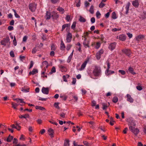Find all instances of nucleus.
I'll return each instance as SVG.
<instances>
[{
    "label": "nucleus",
    "instance_id": "79ce46f5",
    "mask_svg": "<svg viewBox=\"0 0 146 146\" xmlns=\"http://www.w3.org/2000/svg\"><path fill=\"white\" fill-rule=\"evenodd\" d=\"M33 75H34L38 72V70L35 69H33L32 71Z\"/></svg>",
    "mask_w": 146,
    "mask_h": 146
},
{
    "label": "nucleus",
    "instance_id": "6e6d98bb",
    "mask_svg": "<svg viewBox=\"0 0 146 146\" xmlns=\"http://www.w3.org/2000/svg\"><path fill=\"white\" fill-rule=\"evenodd\" d=\"M70 16L69 15H67L66 17V19L67 21H68L70 19Z\"/></svg>",
    "mask_w": 146,
    "mask_h": 146
},
{
    "label": "nucleus",
    "instance_id": "58836bf2",
    "mask_svg": "<svg viewBox=\"0 0 146 146\" xmlns=\"http://www.w3.org/2000/svg\"><path fill=\"white\" fill-rule=\"evenodd\" d=\"M13 10L14 13L15 17L17 18H19L20 17L16 13V11L14 9H13Z\"/></svg>",
    "mask_w": 146,
    "mask_h": 146
},
{
    "label": "nucleus",
    "instance_id": "0eeeda50",
    "mask_svg": "<svg viewBox=\"0 0 146 146\" xmlns=\"http://www.w3.org/2000/svg\"><path fill=\"white\" fill-rule=\"evenodd\" d=\"M72 35L71 33L69 32L66 36V42H70L72 40Z\"/></svg>",
    "mask_w": 146,
    "mask_h": 146
},
{
    "label": "nucleus",
    "instance_id": "bf43d9fd",
    "mask_svg": "<svg viewBox=\"0 0 146 146\" xmlns=\"http://www.w3.org/2000/svg\"><path fill=\"white\" fill-rule=\"evenodd\" d=\"M90 3H89L87 1H86L85 3V6L87 7L88 6L90 5Z\"/></svg>",
    "mask_w": 146,
    "mask_h": 146
},
{
    "label": "nucleus",
    "instance_id": "37998d69",
    "mask_svg": "<svg viewBox=\"0 0 146 146\" xmlns=\"http://www.w3.org/2000/svg\"><path fill=\"white\" fill-rule=\"evenodd\" d=\"M112 18L113 19L116 18V14L115 12H113L112 13Z\"/></svg>",
    "mask_w": 146,
    "mask_h": 146
},
{
    "label": "nucleus",
    "instance_id": "423d86ee",
    "mask_svg": "<svg viewBox=\"0 0 146 146\" xmlns=\"http://www.w3.org/2000/svg\"><path fill=\"white\" fill-rule=\"evenodd\" d=\"M104 52V50L103 49H101L96 53V57L98 60H99L100 58L101 55L103 54Z\"/></svg>",
    "mask_w": 146,
    "mask_h": 146
},
{
    "label": "nucleus",
    "instance_id": "7c9ffc66",
    "mask_svg": "<svg viewBox=\"0 0 146 146\" xmlns=\"http://www.w3.org/2000/svg\"><path fill=\"white\" fill-rule=\"evenodd\" d=\"M57 10L60 12H62V13L63 14L64 13V9L62 7H59L57 9Z\"/></svg>",
    "mask_w": 146,
    "mask_h": 146
},
{
    "label": "nucleus",
    "instance_id": "dca6fc26",
    "mask_svg": "<svg viewBox=\"0 0 146 146\" xmlns=\"http://www.w3.org/2000/svg\"><path fill=\"white\" fill-rule=\"evenodd\" d=\"M132 4L133 6L135 7H138L139 5L138 0H135V1H133L132 2Z\"/></svg>",
    "mask_w": 146,
    "mask_h": 146
},
{
    "label": "nucleus",
    "instance_id": "c85d7f7f",
    "mask_svg": "<svg viewBox=\"0 0 146 146\" xmlns=\"http://www.w3.org/2000/svg\"><path fill=\"white\" fill-rule=\"evenodd\" d=\"M118 98L116 96H115L113 98L112 101L113 102L116 103L118 101Z\"/></svg>",
    "mask_w": 146,
    "mask_h": 146
},
{
    "label": "nucleus",
    "instance_id": "680f3d73",
    "mask_svg": "<svg viewBox=\"0 0 146 146\" xmlns=\"http://www.w3.org/2000/svg\"><path fill=\"white\" fill-rule=\"evenodd\" d=\"M8 29L10 31L13 30V27L12 26H9L8 27Z\"/></svg>",
    "mask_w": 146,
    "mask_h": 146
},
{
    "label": "nucleus",
    "instance_id": "13d9d810",
    "mask_svg": "<svg viewBox=\"0 0 146 146\" xmlns=\"http://www.w3.org/2000/svg\"><path fill=\"white\" fill-rule=\"evenodd\" d=\"M51 2L53 4L57 3L59 1V0H50Z\"/></svg>",
    "mask_w": 146,
    "mask_h": 146
},
{
    "label": "nucleus",
    "instance_id": "4be33fe9",
    "mask_svg": "<svg viewBox=\"0 0 146 146\" xmlns=\"http://www.w3.org/2000/svg\"><path fill=\"white\" fill-rule=\"evenodd\" d=\"M29 87L26 88L24 87L22 88L21 91L24 92H29Z\"/></svg>",
    "mask_w": 146,
    "mask_h": 146
},
{
    "label": "nucleus",
    "instance_id": "412c9836",
    "mask_svg": "<svg viewBox=\"0 0 146 146\" xmlns=\"http://www.w3.org/2000/svg\"><path fill=\"white\" fill-rule=\"evenodd\" d=\"M29 115L28 114H26L24 115H20L19 116V117L20 118H23L26 119L27 118H29Z\"/></svg>",
    "mask_w": 146,
    "mask_h": 146
},
{
    "label": "nucleus",
    "instance_id": "c03bdc74",
    "mask_svg": "<svg viewBox=\"0 0 146 146\" xmlns=\"http://www.w3.org/2000/svg\"><path fill=\"white\" fill-rule=\"evenodd\" d=\"M102 105L103 106L102 109L103 110H105L107 109L108 107V106H107V105L105 104L104 103H103L102 104Z\"/></svg>",
    "mask_w": 146,
    "mask_h": 146
},
{
    "label": "nucleus",
    "instance_id": "6e6552de",
    "mask_svg": "<svg viewBox=\"0 0 146 146\" xmlns=\"http://www.w3.org/2000/svg\"><path fill=\"white\" fill-rule=\"evenodd\" d=\"M116 46V43L115 42H113L109 44L108 48L110 50H112L115 48Z\"/></svg>",
    "mask_w": 146,
    "mask_h": 146
},
{
    "label": "nucleus",
    "instance_id": "bb28decb",
    "mask_svg": "<svg viewBox=\"0 0 146 146\" xmlns=\"http://www.w3.org/2000/svg\"><path fill=\"white\" fill-rule=\"evenodd\" d=\"M13 137L12 136H11L10 135H9L7 139V141L8 142H10L13 139Z\"/></svg>",
    "mask_w": 146,
    "mask_h": 146
},
{
    "label": "nucleus",
    "instance_id": "1a4fd4ad",
    "mask_svg": "<svg viewBox=\"0 0 146 146\" xmlns=\"http://www.w3.org/2000/svg\"><path fill=\"white\" fill-rule=\"evenodd\" d=\"M42 92L44 94H48L49 92L48 88L43 87L42 89Z\"/></svg>",
    "mask_w": 146,
    "mask_h": 146
},
{
    "label": "nucleus",
    "instance_id": "aec40b11",
    "mask_svg": "<svg viewBox=\"0 0 146 146\" xmlns=\"http://www.w3.org/2000/svg\"><path fill=\"white\" fill-rule=\"evenodd\" d=\"M52 17L53 19H56L58 18L59 16L57 13L53 12L52 13Z\"/></svg>",
    "mask_w": 146,
    "mask_h": 146
},
{
    "label": "nucleus",
    "instance_id": "de8ad7c7",
    "mask_svg": "<svg viewBox=\"0 0 146 146\" xmlns=\"http://www.w3.org/2000/svg\"><path fill=\"white\" fill-rule=\"evenodd\" d=\"M114 73V72L113 71H110L108 73H107V72H106V74L107 75H108L110 74H113Z\"/></svg>",
    "mask_w": 146,
    "mask_h": 146
},
{
    "label": "nucleus",
    "instance_id": "338daca9",
    "mask_svg": "<svg viewBox=\"0 0 146 146\" xmlns=\"http://www.w3.org/2000/svg\"><path fill=\"white\" fill-rule=\"evenodd\" d=\"M95 19L94 17H93L91 19V21L92 23H94L95 22Z\"/></svg>",
    "mask_w": 146,
    "mask_h": 146
},
{
    "label": "nucleus",
    "instance_id": "5fc2aeb1",
    "mask_svg": "<svg viewBox=\"0 0 146 146\" xmlns=\"http://www.w3.org/2000/svg\"><path fill=\"white\" fill-rule=\"evenodd\" d=\"M13 44L14 46H15L17 45V41L15 37H14V39L13 41Z\"/></svg>",
    "mask_w": 146,
    "mask_h": 146
},
{
    "label": "nucleus",
    "instance_id": "ea45409f",
    "mask_svg": "<svg viewBox=\"0 0 146 146\" xmlns=\"http://www.w3.org/2000/svg\"><path fill=\"white\" fill-rule=\"evenodd\" d=\"M76 22H74L72 26H71V28L73 30H74L75 29V27L76 26Z\"/></svg>",
    "mask_w": 146,
    "mask_h": 146
},
{
    "label": "nucleus",
    "instance_id": "39448f33",
    "mask_svg": "<svg viewBox=\"0 0 146 146\" xmlns=\"http://www.w3.org/2000/svg\"><path fill=\"white\" fill-rule=\"evenodd\" d=\"M122 51L128 56H129L131 53V50L129 49H124L122 50Z\"/></svg>",
    "mask_w": 146,
    "mask_h": 146
},
{
    "label": "nucleus",
    "instance_id": "0e129e2a",
    "mask_svg": "<svg viewBox=\"0 0 146 146\" xmlns=\"http://www.w3.org/2000/svg\"><path fill=\"white\" fill-rule=\"evenodd\" d=\"M76 82V78H73V80L72 81V84H75Z\"/></svg>",
    "mask_w": 146,
    "mask_h": 146
},
{
    "label": "nucleus",
    "instance_id": "8fccbe9b",
    "mask_svg": "<svg viewBox=\"0 0 146 146\" xmlns=\"http://www.w3.org/2000/svg\"><path fill=\"white\" fill-rule=\"evenodd\" d=\"M11 56L12 57H14L15 56L14 52L13 50L11 51L10 53Z\"/></svg>",
    "mask_w": 146,
    "mask_h": 146
},
{
    "label": "nucleus",
    "instance_id": "49530a36",
    "mask_svg": "<svg viewBox=\"0 0 146 146\" xmlns=\"http://www.w3.org/2000/svg\"><path fill=\"white\" fill-rule=\"evenodd\" d=\"M56 49V47L54 45L52 44L51 46V50L53 51L55 50Z\"/></svg>",
    "mask_w": 146,
    "mask_h": 146
},
{
    "label": "nucleus",
    "instance_id": "72a5a7b5",
    "mask_svg": "<svg viewBox=\"0 0 146 146\" xmlns=\"http://www.w3.org/2000/svg\"><path fill=\"white\" fill-rule=\"evenodd\" d=\"M94 7L93 5H92L90 8V9L89 10V12L92 14H93L94 13Z\"/></svg>",
    "mask_w": 146,
    "mask_h": 146
},
{
    "label": "nucleus",
    "instance_id": "774afa93",
    "mask_svg": "<svg viewBox=\"0 0 146 146\" xmlns=\"http://www.w3.org/2000/svg\"><path fill=\"white\" fill-rule=\"evenodd\" d=\"M83 143L86 146H90L89 145V143L88 142L86 141H83Z\"/></svg>",
    "mask_w": 146,
    "mask_h": 146
},
{
    "label": "nucleus",
    "instance_id": "ddd939ff",
    "mask_svg": "<svg viewBox=\"0 0 146 146\" xmlns=\"http://www.w3.org/2000/svg\"><path fill=\"white\" fill-rule=\"evenodd\" d=\"M51 15H51L50 12L47 11L46 13L45 18L46 20H48L51 17Z\"/></svg>",
    "mask_w": 146,
    "mask_h": 146
},
{
    "label": "nucleus",
    "instance_id": "9b49d317",
    "mask_svg": "<svg viewBox=\"0 0 146 146\" xmlns=\"http://www.w3.org/2000/svg\"><path fill=\"white\" fill-rule=\"evenodd\" d=\"M48 135L50 136L51 138L54 137V131L53 129L50 128L48 129Z\"/></svg>",
    "mask_w": 146,
    "mask_h": 146
},
{
    "label": "nucleus",
    "instance_id": "4c0bfd02",
    "mask_svg": "<svg viewBox=\"0 0 146 146\" xmlns=\"http://www.w3.org/2000/svg\"><path fill=\"white\" fill-rule=\"evenodd\" d=\"M59 103L58 102H55L54 103V106L57 109H60V107L58 106Z\"/></svg>",
    "mask_w": 146,
    "mask_h": 146
},
{
    "label": "nucleus",
    "instance_id": "e2e57ef3",
    "mask_svg": "<svg viewBox=\"0 0 146 146\" xmlns=\"http://www.w3.org/2000/svg\"><path fill=\"white\" fill-rule=\"evenodd\" d=\"M36 51V49L35 47L32 50V52L33 54L35 53Z\"/></svg>",
    "mask_w": 146,
    "mask_h": 146
},
{
    "label": "nucleus",
    "instance_id": "b1692460",
    "mask_svg": "<svg viewBox=\"0 0 146 146\" xmlns=\"http://www.w3.org/2000/svg\"><path fill=\"white\" fill-rule=\"evenodd\" d=\"M128 70L131 73L133 74H136L135 72H134V69L132 68L129 67L128 68Z\"/></svg>",
    "mask_w": 146,
    "mask_h": 146
},
{
    "label": "nucleus",
    "instance_id": "f3484780",
    "mask_svg": "<svg viewBox=\"0 0 146 146\" xmlns=\"http://www.w3.org/2000/svg\"><path fill=\"white\" fill-rule=\"evenodd\" d=\"M59 67L62 72H65L67 71L66 68L61 65H59Z\"/></svg>",
    "mask_w": 146,
    "mask_h": 146
},
{
    "label": "nucleus",
    "instance_id": "e433bc0d",
    "mask_svg": "<svg viewBox=\"0 0 146 146\" xmlns=\"http://www.w3.org/2000/svg\"><path fill=\"white\" fill-rule=\"evenodd\" d=\"M76 4V6L78 7H79L80 5V0H76L75 2Z\"/></svg>",
    "mask_w": 146,
    "mask_h": 146
},
{
    "label": "nucleus",
    "instance_id": "473e14b6",
    "mask_svg": "<svg viewBox=\"0 0 146 146\" xmlns=\"http://www.w3.org/2000/svg\"><path fill=\"white\" fill-rule=\"evenodd\" d=\"M35 108L36 109H38L41 110H42L45 109V108L44 107L38 106H36Z\"/></svg>",
    "mask_w": 146,
    "mask_h": 146
},
{
    "label": "nucleus",
    "instance_id": "7ed1b4c3",
    "mask_svg": "<svg viewBox=\"0 0 146 146\" xmlns=\"http://www.w3.org/2000/svg\"><path fill=\"white\" fill-rule=\"evenodd\" d=\"M36 6L37 4L35 3H31L29 5V8L32 12H34L36 9Z\"/></svg>",
    "mask_w": 146,
    "mask_h": 146
},
{
    "label": "nucleus",
    "instance_id": "6ab92c4d",
    "mask_svg": "<svg viewBox=\"0 0 146 146\" xmlns=\"http://www.w3.org/2000/svg\"><path fill=\"white\" fill-rule=\"evenodd\" d=\"M65 46L62 40H61L60 44V48L61 50H65Z\"/></svg>",
    "mask_w": 146,
    "mask_h": 146
},
{
    "label": "nucleus",
    "instance_id": "052dcab7",
    "mask_svg": "<svg viewBox=\"0 0 146 146\" xmlns=\"http://www.w3.org/2000/svg\"><path fill=\"white\" fill-rule=\"evenodd\" d=\"M101 14L100 13V12L98 11L97 12H96V17L97 18H100V17H99V16H100L101 15Z\"/></svg>",
    "mask_w": 146,
    "mask_h": 146
},
{
    "label": "nucleus",
    "instance_id": "393cba45",
    "mask_svg": "<svg viewBox=\"0 0 146 146\" xmlns=\"http://www.w3.org/2000/svg\"><path fill=\"white\" fill-rule=\"evenodd\" d=\"M69 140L68 139L65 140L64 143V146H69Z\"/></svg>",
    "mask_w": 146,
    "mask_h": 146
},
{
    "label": "nucleus",
    "instance_id": "c9c22d12",
    "mask_svg": "<svg viewBox=\"0 0 146 146\" xmlns=\"http://www.w3.org/2000/svg\"><path fill=\"white\" fill-rule=\"evenodd\" d=\"M56 72V69L54 67H53L52 68L50 71V72H49V74H52L53 73H54Z\"/></svg>",
    "mask_w": 146,
    "mask_h": 146
},
{
    "label": "nucleus",
    "instance_id": "2eb2a0df",
    "mask_svg": "<svg viewBox=\"0 0 146 146\" xmlns=\"http://www.w3.org/2000/svg\"><path fill=\"white\" fill-rule=\"evenodd\" d=\"M87 62L88 61L87 60L85 61L82 64L81 66L80 70H82L85 68L87 64Z\"/></svg>",
    "mask_w": 146,
    "mask_h": 146
},
{
    "label": "nucleus",
    "instance_id": "4d7b16f0",
    "mask_svg": "<svg viewBox=\"0 0 146 146\" xmlns=\"http://www.w3.org/2000/svg\"><path fill=\"white\" fill-rule=\"evenodd\" d=\"M25 56H22L21 55L20 56V60L22 61H23V60L25 59Z\"/></svg>",
    "mask_w": 146,
    "mask_h": 146
},
{
    "label": "nucleus",
    "instance_id": "09e8293b",
    "mask_svg": "<svg viewBox=\"0 0 146 146\" xmlns=\"http://www.w3.org/2000/svg\"><path fill=\"white\" fill-rule=\"evenodd\" d=\"M72 46V45H71L68 44L66 46V49L68 51L70 49V48H71Z\"/></svg>",
    "mask_w": 146,
    "mask_h": 146
},
{
    "label": "nucleus",
    "instance_id": "603ef678",
    "mask_svg": "<svg viewBox=\"0 0 146 146\" xmlns=\"http://www.w3.org/2000/svg\"><path fill=\"white\" fill-rule=\"evenodd\" d=\"M121 29H117V28H114L112 29V31L113 32H115L118 31H119L121 30Z\"/></svg>",
    "mask_w": 146,
    "mask_h": 146
},
{
    "label": "nucleus",
    "instance_id": "a19ab883",
    "mask_svg": "<svg viewBox=\"0 0 146 146\" xmlns=\"http://www.w3.org/2000/svg\"><path fill=\"white\" fill-rule=\"evenodd\" d=\"M43 65H44L46 66V67L47 68L48 67V62L46 61H44L42 62Z\"/></svg>",
    "mask_w": 146,
    "mask_h": 146
},
{
    "label": "nucleus",
    "instance_id": "4468645a",
    "mask_svg": "<svg viewBox=\"0 0 146 146\" xmlns=\"http://www.w3.org/2000/svg\"><path fill=\"white\" fill-rule=\"evenodd\" d=\"M127 101L130 102L131 103H132L133 102V100L131 97V96L130 95L127 94Z\"/></svg>",
    "mask_w": 146,
    "mask_h": 146
},
{
    "label": "nucleus",
    "instance_id": "69168bd1",
    "mask_svg": "<svg viewBox=\"0 0 146 146\" xmlns=\"http://www.w3.org/2000/svg\"><path fill=\"white\" fill-rule=\"evenodd\" d=\"M33 61H31V62L30 66L29 68V69H31L33 66Z\"/></svg>",
    "mask_w": 146,
    "mask_h": 146
},
{
    "label": "nucleus",
    "instance_id": "3c124183",
    "mask_svg": "<svg viewBox=\"0 0 146 146\" xmlns=\"http://www.w3.org/2000/svg\"><path fill=\"white\" fill-rule=\"evenodd\" d=\"M136 88L137 90L139 91L141 90L142 89V86H137Z\"/></svg>",
    "mask_w": 146,
    "mask_h": 146
},
{
    "label": "nucleus",
    "instance_id": "c756f323",
    "mask_svg": "<svg viewBox=\"0 0 146 146\" xmlns=\"http://www.w3.org/2000/svg\"><path fill=\"white\" fill-rule=\"evenodd\" d=\"M79 21L81 22H84L86 21V19L81 16H80L79 19Z\"/></svg>",
    "mask_w": 146,
    "mask_h": 146
},
{
    "label": "nucleus",
    "instance_id": "a211bd4d",
    "mask_svg": "<svg viewBox=\"0 0 146 146\" xmlns=\"http://www.w3.org/2000/svg\"><path fill=\"white\" fill-rule=\"evenodd\" d=\"M119 40L123 41L125 40L126 37L124 35H120L119 36Z\"/></svg>",
    "mask_w": 146,
    "mask_h": 146
},
{
    "label": "nucleus",
    "instance_id": "a878e982",
    "mask_svg": "<svg viewBox=\"0 0 146 146\" xmlns=\"http://www.w3.org/2000/svg\"><path fill=\"white\" fill-rule=\"evenodd\" d=\"M70 26V25L69 24H66L63 25L62 26V29L61 30V31H62L64 30L65 29V28L66 27H68Z\"/></svg>",
    "mask_w": 146,
    "mask_h": 146
},
{
    "label": "nucleus",
    "instance_id": "f704fd0d",
    "mask_svg": "<svg viewBox=\"0 0 146 146\" xmlns=\"http://www.w3.org/2000/svg\"><path fill=\"white\" fill-rule=\"evenodd\" d=\"M105 5V4L104 3V2H102V1H101L100 3L99 4V7L100 8H102Z\"/></svg>",
    "mask_w": 146,
    "mask_h": 146
},
{
    "label": "nucleus",
    "instance_id": "9d476101",
    "mask_svg": "<svg viewBox=\"0 0 146 146\" xmlns=\"http://www.w3.org/2000/svg\"><path fill=\"white\" fill-rule=\"evenodd\" d=\"M90 43V40H89L84 41L83 42V44L85 48L86 47L89 48Z\"/></svg>",
    "mask_w": 146,
    "mask_h": 146
},
{
    "label": "nucleus",
    "instance_id": "864d4df0",
    "mask_svg": "<svg viewBox=\"0 0 146 146\" xmlns=\"http://www.w3.org/2000/svg\"><path fill=\"white\" fill-rule=\"evenodd\" d=\"M18 143V140L16 138H14V141L13 142V144H16Z\"/></svg>",
    "mask_w": 146,
    "mask_h": 146
},
{
    "label": "nucleus",
    "instance_id": "f257e3e1",
    "mask_svg": "<svg viewBox=\"0 0 146 146\" xmlns=\"http://www.w3.org/2000/svg\"><path fill=\"white\" fill-rule=\"evenodd\" d=\"M131 125L129 127V129L134 134L137 135L139 132V130L137 128H135L133 126H135L136 124L134 122H132L131 123Z\"/></svg>",
    "mask_w": 146,
    "mask_h": 146
},
{
    "label": "nucleus",
    "instance_id": "5701e85b",
    "mask_svg": "<svg viewBox=\"0 0 146 146\" xmlns=\"http://www.w3.org/2000/svg\"><path fill=\"white\" fill-rule=\"evenodd\" d=\"M130 5V3L128 2V3L127 4V5L126 6L125 9H126V12H125V14H127V13L128 12V11L129 10V8Z\"/></svg>",
    "mask_w": 146,
    "mask_h": 146
},
{
    "label": "nucleus",
    "instance_id": "f03ea898",
    "mask_svg": "<svg viewBox=\"0 0 146 146\" xmlns=\"http://www.w3.org/2000/svg\"><path fill=\"white\" fill-rule=\"evenodd\" d=\"M101 70L100 67L98 66H95L94 69L93 73L94 75L95 76H99L101 73Z\"/></svg>",
    "mask_w": 146,
    "mask_h": 146
},
{
    "label": "nucleus",
    "instance_id": "cd10ccee",
    "mask_svg": "<svg viewBox=\"0 0 146 146\" xmlns=\"http://www.w3.org/2000/svg\"><path fill=\"white\" fill-rule=\"evenodd\" d=\"M106 63L107 64L108 68L106 71V72H107V73H108L110 71L109 69L110 68V64L109 62L108 61H106Z\"/></svg>",
    "mask_w": 146,
    "mask_h": 146
},
{
    "label": "nucleus",
    "instance_id": "2f4dec72",
    "mask_svg": "<svg viewBox=\"0 0 146 146\" xmlns=\"http://www.w3.org/2000/svg\"><path fill=\"white\" fill-rule=\"evenodd\" d=\"M11 105H12V108H13L15 109H17V107L18 106V104L16 103H14L12 102Z\"/></svg>",
    "mask_w": 146,
    "mask_h": 146
},
{
    "label": "nucleus",
    "instance_id": "20e7f679",
    "mask_svg": "<svg viewBox=\"0 0 146 146\" xmlns=\"http://www.w3.org/2000/svg\"><path fill=\"white\" fill-rule=\"evenodd\" d=\"M10 39L9 37H7L6 38H3V39L1 41V45L5 46L7 44L9 43L10 44L9 41Z\"/></svg>",
    "mask_w": 146,
    "mask_h": 146
},
{
    "label": "nucleus",
    "instance_id": "f8f14e48",
    "mask_svg": "<svg viewBox=\"0 0 146 146\" xmlns=\"http://www.w3.org/2000/svg\"><path fill=\"white\" fill-rule=\"evenodd\" d=\"M144 37L145 36L144 35H140L137 36L136 37V39L137 41H139L140 40L144 38Z\"/></svg>",
    "mask_w": 146,
    "mask_h": 146
},
{
    "label": "nucleus",
    "instance_id": "a18cd8bd",
    "mask_svg": "<svg viewBox=\"0 0 146 146\" xmlns=\"http://www.w3.org/2000/svg\"><path fill=\"white\" fill-rule=\"evenodd\" d=\"M118 72H119L122 75H124L125 74V72L123 70H119Z\"/></svg>",
    "mask_w": 146,
    "mask_h": 146
}]
</instances>
